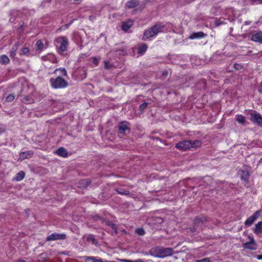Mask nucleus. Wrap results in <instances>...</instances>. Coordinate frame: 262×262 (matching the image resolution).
<instances>
[{
	"label": "nucleus",
	"instance_id": "obj_1",
	"mask_svg": "<svg viewBox=\"0 0 262 262\" xmlns=\"http://www.w3.org/2000/svg\"><path fill=\"white\" fill-rule=\"evenodd\" d=\"M169 23L164 24L163 23H158L151 28L146 30L143 34L142 39L147 40L156 36L159 33L164 32L167 30L166 26H169Z\"/></svg>",
	"mask_w": 262,
	"mask_h": 262
},
{
	"label": "nucleus",
	"instance_id": "obj_2",
	"mask_svg": "<svg viewBox=\"0 0 262 262\" xmlns=\"http://www.w3.org/2000/svg\"><path fill=\"white\" fill-rule=\"evenodd\" d=\"M201 142L199 140H183L176 144V147L182 150H186L191 148H197L201 146Z\"/></svg>",
	"mask_w": 262,
	"mask_h": 262
},
{
	"label": "nucleus",
	"instance_id": "obj_3",
	"mask_svg": "<svg viewBox=\"0 0 262 262\" xmlns=\"http://www.w3.org/2000/svg\"><path fill=\"white\" fill-rule=\"evenodd\" d=\"M54 44L58 52L61 54L67 50L69 45L68 39L66 36H59L55 39Z\"/></svg>",
	"mask_w": 262,
	"mask_h": 262
},
{
	"label": "nucleus",
	"instance_id": "obj_4",
	"mask_svg": "<svg viewBox=\"0 0 262 262\" xmlns=\"http://www.w3.org/2000/svg\"><path fill=\"white\" fill-rule=\"evenodd\" d=\"M50 83L51 86L55 89L65 88L68 85V82L60 76L51 78Z\"/></svg>",
	"mask_w": 262,
	"mask_h": 262
},
{
	"label": "nucleus",
	"instance_id": "obj_5",
	"mask_svg": "<svg viewBox=\"0 0 262 262\" xmlns=\"http://www.w3.org/2000/svg\"><path fill=\"white\" fill-rule=\"evenodd\" d=\"M153 251L154 256L160 258L171 256L173 253V249L170 248L157 247Z\"/></svg>",
	"mask_w": 262,
	"mask_h": 262
},
{
	"label": "nucleus",
	"instance_id": "obj_6",
	"mask_svg": "<svg viewBox=\"0 0 262 262\" xmlns=\"http://www.w3.org/2000/svg\"><path fill=\"white\" fill-rule=\"evenodd\" d=\"M250 120L258 126H262V116L258 113L254 112L250 114Z\"/></svg>",
	"mask_w": 262,
	"mask_h": 262
},
{
	"label": "nucleus",
	"instance_id": "obj_7",
	"mask_svg": "<svg viewBox=\"0 0 262 262\" xmlns=\"http://www.w3.org/2000/svg\"><path fill=\"white\" fill-rule=\"evenodd\" d=\"M129 123L126 121L120 122L118 125V129L119 134H125L126 132L129 133Z\"/></svg>",
	"mask_w": 262,
	"mask_h": 262
},
{
	"label": "nucleus",
	"instance_id": "obj_8",
	"mask_svg": "<svg viewBox=\"0 0 262 262\" xmlns=\"http://www.w3.org/2000/svg\"><path fill=\"white\" fill-rule=\"evenodd\" d=\"M261 212V210H257L255 211L251 216H249L245 222V225L249 227L255 221L258 217Z\"/></svg>",
	"mask_w": 262,
	"mask_h": 262
},
{
	"label": "nucleus",
	"instance_id": "obj_9",
	"mask_svg": "<svg viewBox=\"0 0 262 262\" xmlns=\"http://www.w3.org/2000/svg\"><path fill=\"white\" fill-rule=\"evenodd\" d=\"M67 237V236L65 234L63 233H53L48 236L47 238V241H56V240H60V239H64Z\"/></svg>",
	"mask_w": 262,
	"mask_h": 262
},
{
	"label": "nucleus",
	"instance_id": "obj_10",
	"mask_svg": "<svg viewBox=\"0 0 262 262\" xmlns=\"http://www.w3.org/2000/svg\"><path fill=\"white\" fill-rule=\"evenodd\" d=\"M243 247L244 249L254 250L257 249V244L255 243L253 237H250V241L244 243L243 245Z\"/></svg>",
	"mask_w": 262,
	"mask_h": 262
},
{
	"label": "nucleus",
	"instance_id": "obj_11",
	"mask_svg": "<svg viewBox=\"0 0 262 262\" xmlns=\"http://www.w3.org/2000/svg\"><path fill=\"white\" fill-rule=\"evenodd\" d=\"M33 155V152L31 150L21 152L19 154L18 160L23 161L25 159L30 158Z\"/></svg>",
	"mask_w": 262,
	"mask_h": 262
},
{
	"label": "nucleus",
	"instance_id": "obj_12",
	"mask_svg": "<svg viewBox=\"0 0 262 262\" xmlns=\"http://www.w3.org/2000/svg\"><path fill=\"white\" fill-rule=\"evenodd\" d=\"M251 39L253 41L262 43V32L259 31L253 34Z\"/></svg>",
	"mask_w": 262,
	"mask_h": 262
},
{
	"label": "nucleus",
	"instance_id": "obj_13",
	"mask_svg": "<svg viewBox=\"0 0 262 262\" xmlns=\"http://www.w3.org/2000/svg\"><path fill=\"white\" fill-rule=\"evenodd\" d=\"M206 36L203 32L200 31L198 32L192 33L188 37L190 39H199L204 38Z\"/></svg>",
	"mask_w": 262,
	"mask_h": 262
},
{
	"label": "nucleus",
	"instance_id": "obj_14",
	"mask_svg": "<svg viewBox=\"0 0 262 262\" xmlns=\"http://www.w3.org/2000/svg\"><path fill=\"white\" fill-rule=\"evenodd\" d=\"M133 21L132 20H128L123 23L121 28L122 30L126 32L133 26Z\"/></svg>",
	"mask_w": 262,
	"mask_h": 262
},
{
	"label": "nucleus",
	"instance_id": "obj_15",
	"mask_svg": "<svg viewBox=\"0 0 262 262\" xmlns=\"http://www.w3.org/2000/svg\"><path fill=\"white\" fill-rule=\"evenodd\" d=\"M20 44L19 42L15 43L12 49L10 51V56L12 58H14L16 55V52L18 49Z\"/></svg>",
	"mask_w": 262,
	"mask_h": 262
},
{
	"label": "nucleus",
	"instance_id": "obj_16",
	"mask_svg": "<svg viewBox=\"0 0 262 262\" xmlns=\"http://www.w3.org/2000/svg\"><path fill=\"white\" fill-rule=\"evenodd\" d=\"M139 2L137 0H130L126 4V7L128 9L134 8L139 5Z\"/></svg>",
	"mask_w": 262,
	"mask_h": 262
},
{
	"label": "nucleus",
	"instance_id": "obj_17",
	"mask_svg": "<svg viewBox=\"0 0 262 262\" xmlns=\"http://www.w3.org/2000/svg\"><path fill=\"white\" fill-rule=\"evenodd\" d=\"M84 260L85 262H107V260L103 261L101 258H98L93 256L85 257Z\"/></svg>",
	"mask_w": 262,
	"mask_h": 262
},
{
	"label": "nucleus",
	"instance_id": "obj_18",
	"mask_svg": "<svg viewBox=\"0 0 262 262\" xmlns=\"http://www.w3.org/2000/svg\"><path fill=\"white\" fill-rule=\"evenodd\" d=\"M254 232L256 234L262 233V222H258L255 225L254 229Z\"/></svg>",
	"mask_w": 262,
	"mask_h": 262
},
{
	"label": "nucleus",
	"instance_id": "obj_19",
	"mask_svg": "<svg viewBox=\"0 0 262 262\" xmlns=\"http://www.w3.org/2000/svg\"><path fill=\"white\" fill-rule=\"evenodd\" d=\"M23 103L26 104H32L34 102V100L33 97L30 95L25 96L21 99Z\"/></svg>",
	"mask_w": 262,
	"mask_h": 262
},
{
	"label": "nucleus",
	"instance_id": "obj_20",
	"mask_svg": "<svg viewBox=\"0 0 262 262\" xmlns=\"http://www.w3.org/2000/svg\"><path fill=\"white\" fill-rule=\"evenodd\" d=\"M56 154L62 157H67L68 153L66 150L63 147H60L56 151Z\"/></svg>",
	"mask_w": 262,
	"mask_h": 262
},
{
	"label": "nucleus",
	"instance_id": "obj_21",
	"mask_svg": "<svg viewBox=\"0 0 262 262\" xmlns=\"http://www.w3.org/2000/svg\"><path fill=\"white\" fill-rule=\"evenodd\" d=\"M25 177V173L23 171H20L16 173L15 177L13 178V180L16 181H21Z\"/></svg>",
	"mask_w": 262,
	"mask_h": 262
},
{
	"label": "nucleus",
	"instance_id": "obj_22",
	"mask_svg": "<svg viewBox=\"0 0 262 262\" xmlns=\"http://www.w3.org/2000/svg\"><path fill=\"white\" fill-rule=\"evenodd\" d=\"M147 49V45L146 43H142L138 49V52L140 54H143Z\"/></svg>",
	"mask_w": 262,
	"mask_h": 262
},
{
	"label": "nucleus",
	"instance_id": "obj_23",
	"mask_svg": "<svg viewBox=\"0 0 262 262\" xmlns=\"http://www.w3.org/2000/svg\"><path fill=\"white\" fill-rule=\"evenodd\" d=\"M10 59L6 55H2L0 56V62L2 64H6L9 63Z\"/></svg>",
	"mask_w": 262,
	"mask_h": 262
},
{
	"label": "nucleus",
	"instance_id": "obj_24",
	"mask_svg": "<svg viewBox=\"0 0 262 262\" xmlns=\"http://www.w3.org/2000/svg\"><path fill=\"white\" fill-rule=\"evenodd\" d=\"M235 120L240 124H244L246 123L245 117L243 115H236Z\"/></svg>",
	"mask_w": 262,
	"mask_h": 262
},
{
	"label": "nucleus",
	"instance_id": "obj_25",
	"mask_svg": "<svg viewBox=\"0 0 262 262\" xmlns=\"http://www.w3.org/2000/svg\"><path fill=\"white\" fill-rule=\"evenodd\" d=\"M48 258V254L46 252L42 253L39 255L38 260L40 262H44L47 260Z\"/></svg>",
	"mask_w": 262,
	"mask_h": 262
},
{
	"label": "nucleus",
	"instance_id": "obj_26",
	"mask_svg": "<svg viewBox=\"0 0 262 262\" xmlns=\"http://www.w3.org/2000/svg\"><path fill=\"white\" fill-rule=\"evenodd\" d=\"M58 71L60 72L62 76H68L67 72V71H66V69L64 68H57V69H56L55 70V71H54L53 73H56V72Z\"/></svg>",
	"mask_w": 262,
	"mask_h": 262
},
{
	"label": "nucleus",
	"instance_id": "obj_27",
	"mask_svg": "<svg viewBox=\"0 0 262 262\" xmlns=\"http://www.w3.org/2000/svg\"><path fill=\"white\" fill-rule=\"evenodd\" d=\"M106 224L107 225L111 227L115 231V233L117 232L118 227L116 224L111 221H107Z\"/></svg>",
	"mask_w": 262,
	"mask_h": 262
},
{
	"label": "nucleus",
	"instance_id": "obj_28",
	"mask_svg": "<svg viewBox=\"0 0 262 262\" xmlns=\"http://www.w3.org/2000/svg\"><path fill=\"white\" fill-rule=\"evenodd\" d=\"M80 183L82 185V187H86L91 183V181L88 179L82 180L80 181Z\"/></svg>",
	"mask_w": 262,
	"mask_h": 262
},
{
	"label": "nucleus",
	"instance_id": "obj_29",
	"mask_svg": "<svg viewBox=\"0 0 262 262\" xmlns=\"http://www.w3.org/2000/svg\"><path fill=\"white\" fill-rule=\"evenodd\" d=\"M36 46L37 50H42L43 47V44L40 40H38L36 42Z\"/></svg>",
	"mask_w": 262,
	"mask_h": 262
},
{
	"label": "nucleus",
	"instance_id": "obj_30",
	"mask_svg": "<svg viewBox=\"0 0 262 262\" xmlns=\"http://www.w3.org/2000/svg\"><path fill=\"white\" fill-rule=\"evenodd\" d=\"M243 174L241 176V178L245 182V183H246L248 182L249 174L246 171H243Z\"/></svg>",
	"mask_w": 262,
	"mask_h": 262
},
{
	"label": "nucleus",
	"instance_id": "obj_31",
	"mask_svg": "<svg viewBox=\"0 0 262 262\" xmlns=\"http://www.w3.org/2000/svg\"><path fill=\"white\" fill-rule=\"evenodd\" d=\"M29 49L27 47L23 48L19 51V55L20 56L26 55L29 52Z\"/></svg>",
	"mask_w": 262,
	"mask_h": 262
},
{
	"label": "nucleus",
	"instance_id": "obj_32",
	"mask_svg": "<svg viewBox=\"0 0 262 262\" xmlns=\"http://www.w3.org/2000/svg\"><path fill=\"white\" fill-rule=\"evenodd\" d=\"M119 260L122 262H144L142 259H138L136 260H132L126 259H119Z\"/></svg>",
	"mask_w": 262,
	"mask_h": 262
},
{
	"label": "nucleus",
	"instance_id": "obj_33",
	"mask_svg": "<svg viewBox=\"0 0 262 262\" xmlns=\"http://www.w3.org/2000/svg\"><path fill=\"white\" fill-rule=\"evenodd\" d=\"M194 223L196 227H199L201 224H203V222L200 218L196 217L194 220Z\"/></svg>",
	"mask_w": 262,
	"mask_h": 262
},
{
	"label": "nucleus",
	"instance_id": "obj_34",
	"mask_svg": "<svg viewBox=\"0 0 262 262\" xmlns=\"http://www.w3.org/2000/svg\"><path fill=\"white\" fill-rule=\"evenodd\" d=\"M15 98V96L13 94L9 95L6 98V101L10 102H12Z\"/></svg>",
	"mask_w": 262,
	"mask_h": 262
},
{
	"label": "nucleus",
	"instance_id": "obj_35",
	"mask_svg": "<svg viewBox=\"0 0 262 262\" xmlns=\"http://www.w3.org/2000/svg\"><path fill=\"white\" fill-rule=\"evenodd\" d=\"M79 72L82 78H85L86 77V72L84 68H81L79 70Z\"/></svg>",
	"mask_w": 262,
	"mask_h": 262
},
{
	"label": "nucleus",
	"instance_id": "obj_36",
	"mask_svg": "<svg viewBox=\"0 0 262 262\" xmlns=\"http://www.w3.org/2000/svg\"><path fill=\"white\" fill-rule=\"evenodd\" d=\"M136 233L138 235H143L145 234V231L143 228H138L136 230Z\"/></svg>",
	"mask_w": 262,
	"mask_h": 262
},
{
	"label": "nucleus",
	"instance_id": "obj_37",
	"mask_svg": "<svg viewBox=\"0 0 262 262\" xmlns=\"http://www.w3.org/2000/svg\"><path fill=\"white\" fill-rule=\"evenodd\" d=\"M117 191L119 194H121L129 195L130 194L129 191L128 190H119V189H117Z\"/></svg>",
	"mask_w": 262,
	"mask_h": 262
},
{
	"label": "nucleus",
	"instance_id": "obj_38",
	"mask_svg": "<svg viewBox=\"0 0 262 262\" xmlns=\"http://www.w3.org/2000/svg\"><path fill=\"white\" fill-rule=\"evenodd\" d=\"M148 103L146 102L143 103L142 104L140 105L139 107V110L141 112H143L144 109L147 107Z\"/></svg>",
	"mask_w": 262,
	"mask_h": 262
},
{
	"label": "nucleus",
	"instance_id": "obj_39",
	"mask_svg": "<svg viewBox=\"0 0 262 262\" xmlns=\"http://www.w3.org/2000/svg\"><path fill=\"white\" fill-rule=\"evenodd\" d=\"M243 68V67L242 66V64H238V63H235L234 64V68L236 70H241V69H242Z\"/></svg>",
	"mask_w": 262,
	"mask_h": 262
},
{
	"label": "nucleus",
	"instance_id": "obj_40",
	"mask_svg": "<svg viewBox=\"0 0 262 262\" xmlns=\"http://www.w3.org/2000/svg\"><path fill=\"white\" fill-rule=\"evenodd\" d=\"M251 4H262V0H250Z\"/></svg>",
	"mask_w": 262,
	"mask_h": 262
},
{
	"label": "nucleus",
	"instance_id": "obj_41",
	"mask_svg": "<svg viewBox=\"0 0 262 262\" xmlns=\"http://www.w3.org/2000/svg\"><path fill=\"white\" fill-rule=\"evenodd\" d=\"M53 55L52 54H48L46 56H42V60H48V59L50 58H53Z\"/></svg>",
	"mask_w": 262,
	"mask_h": 262
},
{
	"label": "nucleus",
	"instance_id": "obj_42",
	"mask_svg": "<svg viewBox=\"0 0 262 262\" xmlns=\"http://www.w3.org/2000/svg\"><path fill=\"white\" fill-rule=\"evenodd\" d=\"M195 262H211L209 258H204L202 259L195 260Z\"/></svg>",
	"mask_w": 262,
	"mask_h": 262
},
{
	"label": "nucleus",
	"instance_id": "obj_43",
	"mask_svg": "<svg viewBox=\"0 0 262 262\" xmlns=\"http://www.w3.org/2000/svg\"><path fill=\"white\" fill-rule=\"evenodd\" d=\"M92 62L93 64L97 66L99 63V59L95 57H93Z\"/></svg>",
	"mask_w": 262,
	"mask_h": 262
},
{
	"label": "nucleus",
	"instance_id": "obj_44",
	"mask_svg": "<svg viewBox=\"0 0 262 262\" xmlns=\"http://www.w3.org/2000/svg\"><path fill=\"white\" fill-rule=\"evenodd\" d=\"M88 239L90 240V239H91L93 243H95V242H96V240L94 237L93 235H91L90 237H88Z\"/></svg>",
	"mask_w": 262,
	"mask_h": 262
},
{
	"label": "nucleus",
	"instance_id": "obj_45",
	"mask_svg": "<svg viewBox=\"0 0 262 262\" xmlns=\"http://www.w3.org/2000/svg\"><path fill=\"white\" fill-rule=\"evenodd\" d=\"M255 257L258 260H262V255H256Z\"/></svg>",
	"mask_w": 262,
	"mask_h": 262
},
{
	"label": "nucleus",
	"instance_id": "obj_46",
	"mask_svg": "<svg viewBox=\"0 0 262 262\" xmlns=\"http://www.w3.org/2000/svg\"><path fill=\"white\" fill-rule=\"evenodd\" d=\"M258 92L262 94V85L259 86Z\"/></svg>",
	"mask_w": 262,
	"mask_h": 262
},
{
	"label": "nucleus",
	"instance_id": "obj_47",
	"mask_svg": "<svg viewBox=\"0 0 262 262\" xmlns=\"http://www.w3.org/2000/svg\"><path fill=\"white\" fill-rule=\"evenodd\" d=\"M250 24H251V21H246L244 23V25H250Z\"/></svg>",
	"mask_w": 262,
	"mask_h": 262
},
{
	"label": "nucleus",
	"instance_id": "obj_48",
	"mask_svg": "<svg viewBox=\"0 0 262 262\" xmlns=\"http://www.w3.org/2000/svg\"><path fill=\"white\" fill-rule=\"evenodd\" d=\"M167 74H168V73L167 72H164L163 73V75L164 76V77H166L167 76Z\"/></svg>",
	"mask_w": 262,
	"mask_h": 262
},
{
	"label": "nucleus",
	"instance_id": "obj_49",
	"mask_svg": "<svg viewBox=\"0 0 262 262\" xmlns=\"http://www.w3.org/2000/svg\"><path fill=\"white\" fill-rule=\"evenodd\" d=\"M105 68L106 69H108V66H107V62H105Z\"/></svg>",
	"mask_w": 262,
	"mask_h": 262
},
{
	"label": "nucleus",
	"instance_id": "obj_50",
	"mask_svg": "<svg viewBox=\"0 0 262 262\" xmlns=\"http://www.w3.org/2000/svg\"><path fill=\"white\" fill-rule=\"evenodd\" d=\"M74 1L77 3H80L81 2L82 0H74Z\"/></svg>",
	"mask_w": 262,
	"mask_h": 262
},
{
	"label": "nucleus",
	"instance_id": "obj_51",
	"mask_svg": "<svg viewBox=\"0 0 262 262\" xmlns=\"http://www.w3.org/2000/svg\"><path fill=\"white\" fill-rule=\"evenodd\" d=\"M17 262H25V261L23 260H18Z\"/></svg>",
	"mask_w": 262,
	"mask_h": 262
},
{
	"label": "nucleus",
	"instance_id": "obj_52",
	"mask_svg": "<svg viewBox=\"0 0 262 262\" xmlns=\"http://www.w3.org/2000/svg\"><path fill=\"white\" fill-rule=\"evenodd\" d=\"M3 132L2 128H0V134H1Z\"/></svg>",
	"mask_w": 262,
	"mask_h": 262
}]
</instances>
